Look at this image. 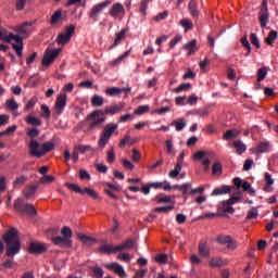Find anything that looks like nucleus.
Returning a JSON list of instances; mask_svg holds the SVG:
<instances>
[{"label": "nucleus", "instance_id": "nucleus-1", "mask_svg": "<svg viewBox=\"0 0 278 278\" xmlns=\"http://www.w3.org/2000/svg\"><path fill=\"white\" fill-rule=\"evenodd\" d=\"M125 108V102H119L112 106H106V109L94 110L92 113H89L87 119L78 124V129L84 132L91 134L98 127H100L106 121V115L114 116L117 113H121Z\"/></svg>", "mask_w": 278, "mask_h": 278}, {"label": "nucleus", "instance_id": "nucleus-2", "mask_svg": "<svg viewBox=\"0 0 278 278\" xmlns=\"http://www.w3.org/2000/svg\"><path fill=\"white\" fill-rule=\"evenodd\" d=\"M3 240L5 242V256L13 257L21 251V241L16 229H10L5 232Z\"/></svg>", "mask_w": 278, "mask_h": 278}, {"label": "nucleus", "instance_id": "nucleus-3", "mask_svg": "<svg viewBox=\"0 0 278 278\" xmlns=\"http://www.w3.org/2000/svg\"><path fill=\"white\" fill-rule=\"evenodd\" d=\"M27 147H28V154L37 159L43 157L46 154L54 150L53 142H43L40 146V143L37 142L36 139L30 140Z\"/></svg>", "mask_w": 278, "mask_h": 278}, {"label": "nucleus", "instance_id": "nucleus-4", "mask_svg": "<svg viewBox=\"0 0 278 278\" xmlns=\"http://www.w3.org/2000/svg\"><path fill=\"white\" fill-rule=\"evenodd\" d=\"M61 236L63 237H53L51 239L52 243L56 247L61 248H72V237H73V231L70 227L64 226L63 229H61Z\"/></svg>", "mask_w": 278, "mask_h": 278}, {"label": "nucleus", "instance_id": "nucleus-5", "mask_svg": "<svg viewBox=\"0 0 278 278\" xmlns=\"http://www.w3.org/2000/svg\"><path fill=\"white\" fill-rule=\"evenodd\" d=\"M118 130V124H106L103 127L102 134L99 137L98 144L104 149L105 146L110 142V139L112 138V135L115 134V131Z\"/></svg>", "mask_w": 278, "mask_h": 278}, {"label": "nucleus", "instance_id": "nucleus-6", "mask_svg": "<svg viewBox=\"0 0 278 278\" xmlns=\"http://www.w3.org/2000/svg\"><path fill=\"white\" fill-rule=\"evenodd\" d=\"M4 42L12 45L13 50L15 51V55L18 58L23 56V37L21 36H0Z\"/></svg>", "mask_w": 278, "mask_h": 278}, {"label": "nucleus", "instance_id": "nucleus-7", "mask_svg": "<svg viewBox=\"0 0 278 278\" xmlns=\"http://www.w3.org/2000/svg\"><path fill=\"white\" fill-rule=\"evenodd\" d=\"M60 53H62V48H56L54 50L47 48L46 52H43L41 65L50 66L59 58Z\"/></svg>", "mask_w": 278, "mask_h": 278}, {"label": "nucleus", "instance_id": "nucleus-8", "mask_svg": "<svg viewBox=\"0 0 278 278\" xmlns=\"http://www.w3.org/2000/svg\"><path fill=\"white\" fill-rule=\"evenodd\" d=\"M14 210L20 214H27L28 216H35L37 214L34 204H23L22 199L15 200Z\"/></svg>", "mask_w": 278, "mask_h": 278}, {"label": "nucleus", "instance_id": "nucleus-9", "mask_svg": "<svg viewBox=\"0 0 278 278\" xmlns=\"http://www.w3.org/2000/svg\"><path fill=\"white\" fill-rule=\"evenodd\" d=\"M241 200V197H230L229 200L222 201L219 203V210L226 214H233L236 213V208L232 207L236 203H238Z\"/></svg>", "mask_w": 278, "mask_h": 278}, {"label": "nucleus", "instance_id": "nucleus-10", "mask_svg": "<svg viewBox=\"0 0 278 278\" xmlns=\"http://www.w3.org/2000/svg\"><path fill=\"white\" fill-rule=\"evenodd\" d=\"M111 3L112 1L106 0L98 4H94L91 11L89 12V18H91V21H94V22L99 21V16L101 12H103L105 8L110 7Z\"/></svg>", "mask_w": 278, "mask_h": 278}, {"label": "nucleus", "instance_id": "nucleus-11", "mask_svg": "<svg viewBox=\"0 0 278 278\" xmlns=\"http://www.w3.org/2000/svg\"><path fill=\"white\" fill-rule=\"evenodd\" d=\"M66 105H67V94H65L64 92L60 93V96L56 97L55 106H54L56 116H61L63 114Z\"/></svg>", "mask_w": 278, "mask_h": 278}, {"label": "nucleus", "instance_id": "nucleus-12", "mask_svg": "<svg viewBox=\"0 0 278 278\" xmlns=\"http://www.w3.org/2000/svg\"><path fill=\"white\" fill-rule=\"evenodd\" d=\"M260 22L261 27H266V23H268V0H263L261 10H260Z\"/></svg>", "mask_w": 278, "mask_h": 278}, {"label": "nucleus", "instance_id": "nucleus-13", "mask_svg": "<svg viewBox=\"0 0 278 278\" xmlns=\"http://www.w3.org/2000/svg\"><path fill=\"white\" fill-rule=\"evenodd\" d=\"M182 49L185 51H188V55H192V54H194L195 52L199 51L200 46H199V43L197 42L195 39H192L191 41H188L186 45H184Z\"/></svg>", "mask_w": 278, "mask_h": 278}, {"label": "nucleus", "instance_id": "nucleus-14", "mask_svg": "<svg viewBox=\"0 0 278 278\" xmlns=\"http://www.w3.org/2000/svg\"><path fill=\"white\" fill-rule=\"evenodd\" d=\"M34 31V23L25 22L23 25L16 27V33L18 34H26L29 36Z\"/></svg>", "mask_w": 278, "mask_h": 278}, {"label": "nucleus", "instance_id": "nucleus-15", "mask_svg": "<svg viewBox=\"0 0 278 278\" xmlns=\"http://www.w3.org/2000/svg\"><path fill=\"white\" fill-rule=\"evenodd\" d=\"M188 10L192 18H199V14H201V12L199 11V4L197 3V0H190Z\"/></svg>", "mask_w": 278, "mask_h": 278}, {"label": "nucleus", "instance_id": "nucleus-16", "mask_svg": "<svg viewBox=\"0 0 278 278\" xmlns=\"http://www.w3.org/2000/svg\"><path fill=\"white\" fill-rule=\"evenodd\" d=\"M198 253H200V256H202V257H208L210 256V248H208L206 241H201L198 244Z\"/></svg>", "mask_w": 278, "mask_h": 278}, {"label": "nucleus", "instance_id": "nucleus-17", "mask_svg": "<svg viewBox=\"0 0 278 278\" xmlns=\"http://www.w3.org/2000/svg\"><path fill=\"white\" fill-rule=\"evenodd\" d=\"M28 250L30 253L41 254L46 252L47 248L45 243H30V248Z\"/></svg>", "mask_w": 278, "mask_h": 278}, {"label": "nucleus", "instance_id": "nucleus-18", "mask_svg": "<svg viewBox=\"0 0 278 278\" xmlns=\"http://www.w3.org/2000/svg\"><path fill=\"white\" fill-rule=\"evenodd\" d=\"M108 268H109V270H113V271H115L116 275L124 278L125 269L118 263H111L108 265Z\"/></svg>", "mask_w": 278, "mask_h": 278}, {"label": "nucleus", "instance_id": "nucleus-19", "mask_svg": "<svg viewBox=\"0 0 278 278\" xmlns=\"http://www.w3.org/2000/svg\"><path fill=\"white\" fill-rule=\"evenodd\" d=\"M99 252L110 255L113 253H118L121 250H116V247L112 244H102L101 248H99Z\"/></svg>", "mask_w": 278, "mask_h": 278}, {"label": "nucleus", "instance_id": "nucleus-20", "mask_svg": "<svg viewBox=\"0 0 278 278\" xmlns=\"http://www.w3.org/2000/svg\"><path fill=\"white\" fill-rule=\"evenodd\" d=\"M121 12H125V8L123 7V4L117 2V3L113 4V7L111 8L109 14L111 16H113V18H116L118 16V14H121Z\"/></svg>", "mask_w": 278, "mask_h": 278}, {"label": "nucleus", "instance_id": "nucleus-21", "mask_svg": "<svg viewBox=\"0 0 278 278\" xmlns=\"http://www.w3.org/2000/svg\"><path fill=\"white\" fill-rule=\"evenodd\" d=\"M232 186H222V188H216L214 191H212L211 195H224L231 193Z\"/></svg>", "mask_w": 278, "mask_h": 278}, {"label": "nucleus", "instance_id": "nucleus-22", "mask_svg": "<svg viewBox=\"0 0 278 278\" xmlns=\"http://www.w3.org/2000/svg\"><path fill=\"white\" fill-rule=\"evenodd\" d=\"M76 238H78L80 241L85 242V244H87V245H93L97 242V240L94 238L88 237V236L84 235L83 232H78L76 235Z\"/></svg>", "mask_w": 278, "mask_h": 278}, {"label": "nucleus", "instance_id": "nucleus-23", "mask_svg": "<svg viewBox=\"0 0 278 278\" xmlns=\"http://www.w3.org/2000/svg\"><path fill=\"white\" fill-rule=\"evenodd\" d=\"M64 163L67 164L70 160H74L75 163H77L79 155L77 151H74L73 153H70V150H65L64 153Z\"/></svg>", "mask_w": 278, "mask_h": 278}, {"label": "nucleus", "instance_id": "nucleus-24", "mask_svg": "<svg viewBox=\"0 0 278 278\" xmlns=\"http://www.w3.org/2000/svg\"><path fill=\"white\" fill-rule=\"evenodd\" d=\"M233 184L235 187H237L238 189L243 188V191H248L252 188L251 184H249L248 181L242 182V179L239 177L233 178Z\"/></svg>", "mask_w": 278, "mask_h": 278}, {"label": "nucleus", "instance_id": "nucleus-25", "mask_svg": "<svg viewBox=\"0 0 278 278\" xmlns=\"http://www.w3.org/2000/svg\"><path fill=\"white\" fill-rule=\"evenodd\" d=\"M265 181L266 186L263 188V190H265V192H271L274 188H271L270 186H274L275 180L274 178H271V175L269 173H265Z\"/></svg>", "mask_w": 278, "mask_h": 278}, {"label": "nucleus", "instance_id": "nucleus-26", "mask_svg": "<svg viewBox=\"0 0 278 278\" xmlns=\"http://www.w3.org/2000/svg\"><path fill=\"white\" fill-rule=\"evenodd\" d=\"M135 244H136L135 241L129 239V240H126L125 243L116 245V250H119V252H122L124 250L134 249Z\"/></svg>", "mask_w": 278, "mask_h": 278}, {"label": "nucleus", "instance_id": "nucleus-27", "mask_svg": "<svg viewBox=\"0 0 278 278\" xmlns=\"http://www.w3.org/2000/svg\"><path fill=\"white\" fill-rule=\"evenodd\" d=\"M235 149H237L238 155H242L247 152V146L241 140H237L233 142Z\"/></svg>", "mask_w": 278, "mask_h": 278}, {"label": "nucleus", "instance_id": "nucleus-28", "mask_svg": "<svg viewBox=\"0 0 278 278\" xmlns=\"http://www.w3.org/2000/svg\"><path fill=\"white\" fill-rule=\"evenodd\" d=\"M26 135L28 138H30V141L35 140L40 135L39 128L33 127V128H26Z\"/></svg>", "mask_w": 278, "mask_h": 278}, {"label": "nucleus", "instance_id": "nucleus-29", "mask_svg": "<svg viewBox=\"0 0 278 278\" xmlns=\"http://www.w3.org/2000/svg\"><path fill=\"white\" fill-rule=\"evenodd\" d=\"M26 124L34 126V127H40L42 122L39 117H34V116L28 115L26 117Z\"/></svg>", "mask_w": 278, "mask_h": 278}, {"label": "nucleus", "instance_id": "nucleus-30", "mask_svg": "<svg viewBox=\"0 0 278 278\" xmlns=\"http://www.w3.org/2000/svg\"><path fill=\"white\" fill-rule=\"evenodd\" d=\"M227 261H223V258H212L210 262V266L214 268H220L225 265H227Z\"/></svg>", "mask_w": 278, "mask_h": 278}, {"label": "nucleus", "instance_id": "nucleus-31", "mask_svg": "<svg viewBox=\"0 0 278 278\" xmlns=\"http://www.w3.org/2000/svg\"><path fill=\"white\" fill-rule=\"evenodd\" d=\"M37 188H39V186H36V185H31V186L27 187L26 191H24V197L26 199H30L37 192Z\"/></svg>", "mask_w": 278, "mask_h": 278}, {"label": "nucleus", "instance_id": "nucleus-32", "mask_svg": "<svg viewBox=\"0 0 278 278\" xmlns=\"http://www.w3.org/2000/svg\"><path fill=\"white\" fill-rule=\"evenodd\" d=\"M5 109L12 112L16 111L18 109L16 100L13 98L5 100Z\"/></svg>", "mask_w": 278, "mask_h": 278}, {"label": "nucleus", "instance_id": "nucleus-33", "mask_svg": "<svg viewBox=\"0 0 278 278\" xmlns=\"http://www.w3.org/2000/svg\"><path fill=\"white\" fill-rule=\"evenodd\" d=\"M182 169V165L181 162L177 163L176 167H174V169L172 172H169L168 176L172 179H175L176 177H178L180 175V172Z\"/></svg>", "mask_w": 278, "mask_h": 278}, {"label": "nucleus", "instance_id": "nucleus-34", "mask_svg": "<svg viewBox=\"0 0 278 278\" xmlns=\"http://www.w3.org/2000/svg\"><path fill=\"white\" fill-rule=\"evenodd\" d=\"M172 126L176 127V131H182L186 127V121L179 119V121H173Z\"/></svg>", "mask_w": 278, "mask_h": 278}, {"label": "nucleus", "instance_id": "nucleus-35", "mask_svg": "<svg viewBox=\"0 0 278 278\" xmlns=\"http://www.w3.org/2000/svg\"><path fill=\"white\" fill-rule=\"evenodd\" d=\"M179 190H181L182 192V198L187 199V195L190 194L191 189V184L190 182H186L182 186L179 187Z\"/></svg>", "mask_w": 278, "mask_h": 278}, {"label": "nucleus", "instance_id": "nucleus-36", "mask_svg": "<svg viewBox=\"0 0 278 278\" xmlns=\"http://www.w3.org/2000/svg\"><path fill=\"white\" fill-rule=\"evenodd\" d=\"M60 21H62V11L58 10L51 16L50 24L51 25H58V23H60Z\"/></svg>", "mask_w": 278, "mask_h": 278}, {"label": "nucleus", "instance_id": "nucleus-37", "mask_svg": "<svg viewBox=\"0 0 278 278\" xmlns=\"http://www.w3.org/2000/svg\"><path fill=\"white\" fill-rule=\"evenodd\" d=\"M66 188H68L71 191H73L75 193H78V194H81V195L84 194V189H81V187H79L76 184L66 182Z\"/></svg>", "mask_w": 278, "mask_h": 278}, {"label": "nucleus", "instance_id": "nucleus-38", "mask_svg": "<svg viewBox=\"0 0 278 278\" xmlns=\"http://www.w3.org/2000/svg\"><path fill=\"white\" fill-rule=\"evenodd\" d=\"M105 93L109 97H118L119 94H122V90H121V88L112 87V88H108Z\"/></svg>", "mask_w": 278, "mask_h": 278}, {"label": "nucleus", "instance_id": "nucleus-39", "mask_svg": "<svg viewBox=\"0 0 278 278\" xmlns=\"http://www.w3.org/2000/svg\"><path fill=\"white\" fill-rule=\"evenodd\" d=\"M151 0H141L139 12L142 16H147V10H149V2Z\"/></svg>", "mask_w": 278, "mask_h": 278}, {"label": "nucleus", "instance_id": "nucleus-40", "mask_svg": "<svg viewBox=\"0 0 278 278\" xmlns=\"http://www.w3.org/2000/svg\"><path fill=\"white\" fill-rule=\"evenodd\" d=\"M181 27H184L185 31H190L194 25L192 24V21L185 18L180 21Z\"/></svg>", "mask_w": 278, "mask_h": 278}, {"label": "nucleus", "instance_id": "nucleus-41", "mask_svg": "<svg viewBox=\"0 0 278 278\" xmlns=\"http://www.w3.org/2000/svg\"><path fill=\"white\" fill-rule=\"evenodd\" d=\"M76 152H79L80 154H86L89 151H92V147L91 146H75V150Z\"/></svg>", "mask_w": 278, "mask_h": 278}, {"label": "nucleus", "instance_id": "nucleus-42", "mask_svg": "<svg viewBox=\"0 0 278 278\" xmlns=\"http://www.w3.org/2000/svg\"><path fill=\"white\" fill-rule=\"evenodd\" d=\"M154 201L157 203H170L172 197L161 194V195L155 197Z\"/></svg>", "mask_w": 278, "mask_h": 278}, {"label": "nucleus", "instance_id": "nucleus-43", "mask_svg": "<svg viewBox=\"0 0 278 278\" xmlns=\"http://www.w3.org/2000/svg\"><path fill=\"white\" fill-rule=\"evenodd\" d=\"M72 40V36H59L56 37V43L60 46L67 45Z\"/></svg>", "mask_w": 278, "mask_h": 278}, {"label": "nucleus", "instance_id": "nucleus-44", "mask_svg": "<svg viewBox=\"0 0 278 278\" xmlns=\"http://www.w3.org/2000/svg\"><path fill=\"white\" fill-rule=\"evenodd\" d=\"M257 216H260V213L257 212V207H252L248 212L247 219L248 220L256 219Z\"/></svg>", "mask_w": 278, "mask_h": 278}, {"label": "nucleus", "instance_id": "nucleus-45", "mask_svg": "<svg viewBox=\"0 0 278 278\" xmlns=\"http://www.w3.org/2000/svg\"><path fill=\"white\" fill-rule=\"evenodd\" d=\"M190 88H191V84L190 83L181 84L176 89H174V92L180 93L181 91H189Z\"/></svg>", "mask_w": 278, "mask_h": 278}, {"label": "nucleus", "instance_id": "nucleus-46", "mask_svg": "<svg viewBox=\"0 0 278 278\" xmlns=\"http://www.w3.org/2000/svg\"><path fill=\"white\" fill-rule=\"evenodd\" d=\"M92 105L94 108H100L103 105V98L101 96L94 94L92 98Z\"/></svg>", "mask_w": 278, "mask_h": 278}, {"label": "nucleus", "instance_id": "nucleus-47", "mask_svg": "<svg viewBox=\"0 0 278 278\" xmlns=\"http://www.w3.org/2000/svg\"><path fill=\"white\" fill-rule=\"evenodd\" d=\"M168 17V11H164L162 13H159L156 16L152 17V21L155 23H160V21H165V18Z\"/></svg>", "mask_w": 278, "mask_h": 278}, {"label": "nucleus", "instance_id": "nucleus-48", "mask_svg": "<svg viewBox=\"0 0 278 278\" xmlns=\"http://www.w3.org/2000/svg\"><path fill=\"white\" fill-rule=\"evenodd\" d=\"M258 153H268L269 152V142H261L257 146Z\"/></svg>", "mask_w": 278, "mask_h": 278}, {"label": "nucleus", "instance_id": "nucleus-49", "mask_svg": "<svg viewBox=\"0 0 278 278\" xmlns=\"http://www.w3.org/2000/svg\"><path fill=\"white\" fill-rule=\"evenodd\" d=\"M173 210H175V206L169 205V206L155 207L154 212L155 213H168V212H172Z\"/></svg>", "mask_w": 278, "mask_h": 278}, {"label": "nucleus", "instance_id": "nucleus-50", "mask_svg": "<svg viewBox=\"0 0 278 278\" xmlns=\"http://www.w3.org/2000/svg\"><path fill=\"white\" fill-rule=\"evenodd\" d=\"M115 159H116V156L114 153V148H111V150H109L106 153V161L109 164H114Z\"/></svg>", "mask_w": 278, "mask_h": 278}, {"label": "nucleus", "instance_id": "nucleus-51", "mask_svg": "<svg viewBox=\"0 0 278 278\" xmlns=\"http://www.w3.org/2000/svg\"><path fill=\"white\" fill-rule=\"evenodd\" d=\"M87 193V195L91 197V199H100V197L98 195V193L96 192V190L91 189V188H85L84 189V194Z\"/></svg>", "mask_w": 278, "mask_h": 278}, {"label": "nucleus", "instance_id": "nucleus-52", "mask_svg": "<svg viewBox=\"0 0 278 278\" xmlns=\"http://www.w3.org/2000/svg\"><path fill=\"white\" fill-rule=\"evenodd\" d=\"M237 137L238 132L235 130H228L224 134V140L236 139Z\"/></svg>", "mask_w": 278, "mask_h": 278}, {"label": "nucleus", "instance_id": "nucleus-53", "mask_svg": "<svg viewBox=\"0 0 278 278\" xmlns=\"http://www.w3.org/2000/svg\"><path fill=\"white\" fill-rule=\"evenodd\" d=\"M267 75V70L265 67L257 71V81L261 83L262 80H265Z\"/></svg>", "mask_w": 278, "mask_h": 278}, {"label": "nucleus", "instance_id": "nucleus-54", "mask_svg": "<svg viewBox=\"0 0 278 278\" xmlns=\"http://www.w3.org/2000/svg\"><path fill=\"white\" fill-rule=\"evenodd\" d=\"M50 115H51V112H50L49 106H47L46 104H42L41 105V116L43 118H50Z\"/></svg>", "mask_w": 278, "mask_h": 278}, {"label": "nucleus", "instance_id": "nucleus-55", "mask_svg": "<svg viewBox=\"0 0 278 278\" xmlns=\"http://www.w3.org/2000/svg\"><path fill=\"white\" fill-rule=\"evenodd\" d=\"M217 242H219L220 244H227L232 242V238L229 236H219L217 237Z\"/></svg>", "mask_w": 278, "mask_h": 278}, {"label": "nucleus", "instance_id": "nucleus-56", "mask_svg": "<svg viewBox=\"0 0 278 278\" xmlns=\"http://www.w3.org/2000/svg\"><path fill=\"white\" fill-rule=\"evenodd\" d=\"M79 178H80V180L90 181L91 175L86 169H81V170H79Z\"/></svg>", "mask_w": 278, "mask_h": 278}, {"label": "nucleus", "instance_id": "nucleus-57", "mask_svg": "<svg viewBox=\"0 0 278 278\" xmlns=\"http://www.w3.org/2000/svg\"><path fill=\"white\" fill-rule=\"evenodd\" d=\"M148 112H149V106L148 105H142V106L137 108V110L135 111V114L137 116H140V115H143L144 113H148Z\"/></svg>", "mask_w": 278, "mask_h": 278}, {"label": "nucleus", "instance_id": "nucleus-58", "mask_svg": "<svg viewBox=\"0 0 278 278\" xmlns=\"http://www.w3.org/2000/svg\"><path fill=\"white\" fill-rule=\"evenodd\" d=\"M222 172H223V166L219 163H215L212 166V174L213 175H220Z\"/></svg>", "mask_w": 278, "mask_h": 278}, {"label": "nucleus", "instance_id": "nucleus-59", "mask_svg": "<svg viewBox=\"0 0 278 278\" xmlns=\"http://www.w3.org/2000/svg\"><path fill=\"white\" fill-rule=\"evenodd\" d=\"M130 55V51H126L123 53L119 58H117L115 61H113V65H119L124 59L128 58Z\"/></svg>", "mask_w": 278, "mask_h": 278}, {"label": "nucleus", "instance_id": "nucleus-60", "mask_svg": "<svg viewBox=\"0 0 278 278\" xmlns=\"http://www.w3.org/2000/svg\"><path fill=\"white\" fill-rule=\"evenodd\" d=\"M205 191L204 187H198L195 189H191V191H189V195H195V194H203Z\"/></svg>", "mask_w": 278, "mask_h": 278}, {"label": "nucleus", "instance_id": "nucleus-61", "mask_svg": "<svg viewBox=\"0 0 278 278\" xmlns=\"http://www.w3.org/2000/svg\"><path fill=\"white\" fill-rule=\"evenodd\" d=\"M155 261H157V263H160V264H166L167 263V254H157V256H155Z\"/></svg>", "mask_w": 278, "mask_h": 278}, {"label": "nucleus", "instance_id": "nucleus-62", "mask_svg": "<svg viewBox=\"0 0 278 278\" xmlns=\"http://www.w3.org/2000/svg\"><path fill=\"white\" fill-rule=\"evenodd\" d=\"M73 34H75V27L71 25L66 28L65 34L60 33L59 36H73Z\"/></svg>", "mask_w": 278, "mask_h": 278}, {"label": "nucleus", "instance_id": "nucleus-63", "mask_svg": "<svg viewBox=\"0 0 278 278\" xmlns=\"http://www.w3.org/2000/svg\"><path fill=\"white\" fill-rule=\"evenodd\" d=\"M94 278H102L103 270L100 267H93L92 269Z\"/></svg>", "mask_w": 278, "mask_h": 278}, {"label": "nucleus", "instance_id": "nucleus-64", "mask_svg": "<svg viewBox=\"0 0 278 278\" xmlns=\"http://www.w3.org/2000/svg\"><path fill=\"white\" fill-rule=\"evenodd\" d=\"M147 274H148V269H140L136 271V275L132 278H144Z\"/></svg>", "mask_w": 278, "mask_h": 278}]
</instances>
